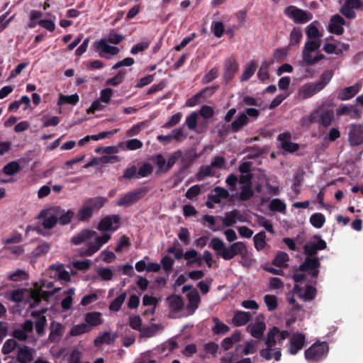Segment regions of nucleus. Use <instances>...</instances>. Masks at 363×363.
Here are the masks:
<instances>
[{
	"mask_svg": "<svg viewBox=\"0 0 363 363\" xmlns=\"http://www.w3.org/2000/svg\"><path fill=\"white\" fill-rule=\"evenodd\" d=\"M289 335L288 331H281L277 327L270 329L265 340L266 347L260 351L261 357L267 360L274 359L275 361H279L281 357V347Z\"/></svg>",
	"mask_w": 363,
	"mask_h": 363,
	"instance_id": "f257e3e1",
	"label": "nucleus"
},
{
	"mask_svg": "<svg viewBox=\"0 0 363 363\" xmlns=\"http://www.w3.org/2000/svg\"><path fill=\"white\" fill-rule=\"evenodd\" d=\"M335 114L333 109L321 106L313 110L310 114L305 116L301 120L303 126L308 127L313 123H317L323 127H328L334 121Z\"/></svg>",
	"mask_w": 363,
	"mask_h": 363,
	"instance_id": "f03ea898",
	"label": "nucleus"
},
{
	"mask_svg": "<svg viewBox=\"0 0 363 363\" xmlns=\"http://www.w3.org/2000/svg\"><path fill=\"white\" fill-rule=\"evenodd\" d=\"M333 74L332 70H325L321 74L318 82L302 85L298 89V98L301 100H305L312 97L326 86L333 78Z\"/></svg>",
	"mask_w": 363,
	"mask_h": 363,
	"instance_id": "7ed1b4c3",
	"label": "nucleus"
},
{
	"mask_svg": "<svg viewBox=\"0 0 363 363\" xmlns=\"http://www.w3.org/2000/svg\"><path fill=\"white\" fill-rule=\"evenodd\" d=\"M329 347L325 342H316L305 351V357L310 362H317L326 356Z\"/></svg>",
	"mask_w": 363,
	"mask_h": 363,
	"instance_id": "20e7f679",
	"label": "nucleus"
},
{
	"mask_svg": "<svg viewBox=\"0 0 363 363\" xmlns=\"http://www.w3.org/2000/svg\"><path fill=\"white\" fill-rule=\"evenodd\" d=\"M284 14L296 23L303 24L313 18L311 13L306 12L295 6H287L284 9Z\"/></svg>",
	"mask_w": 363,
	"mask_h": 363,
	"instance_id": "39448f33",
	"label": "nucleus"
},
{
	"mask_svg": "<svg viewBox=\"0 0 363 363\" xmlns=\"http://www.w3.org/2000/svg\"><path fill=\"white\" fill-rule=\"evenodd\" d=\"M146 193V189L143 188H137L130 191L127 192L121 196L119 200L116 203L118 206L128 207L138 201H139Z\"/></svg>",
	"mask_w": 363,
	"mask_h": 363,
	"instance_id": "423d86ee",
	"label": "nucleus"
},
{
	"mask_svg": "<svg viewBox=\"0 0 363 363\" xmlns=\"http://www.w3.org/2000/svg\"><path fill=\"white\" fill-rule=\"evenodd\" d=\"M247 252L246 244L244 242H236L225 247L219 255L225 260H230L238 255H245Z\"/></svg>",
	"mask_w": 363,
	"mask_h": 363,
	"instance_id": "0eeeda50",
	"label": "nucleus"
},
{
	"mask_svg": "<svg viewBox=\"0 0 363 363\" xmlns=\"http://www.w3.org/2000/svg\"><path fill=\"white\" fill-rule=\"evenodd\" d=\"M108 43L101 38L95 41L92 46L100 57L110 59L111 56L116 55L119 52V49L116 46L110 45Z\"/></svg>",
	"mask_w": 363,
	"mask_h": 363,
	"instance_id": "6e6552de",
	"label": "nucleus"
},
{
	"mask_svg": "<svg viewBox=\"0 0 363 363\" xmlns=\"http://www.w3.org/2000/svg\"><path fill=\"white\" fill-rule=\"evenodd\" d=\"M348 141L352 146H357L363 143V123L350 125Z\"/></svg>",
	"mask_w": 363,
	"mask_h": 363,
	"instance_id": "1a4fd4ad",
	"label": "nucleus"
},
{
	"mask_svg": "<svg viewBox=\"0 0 363 363\" xmlns=\"http://www.w3.org/2000/svg\"><path fill=\"white\" fill-rule=\"evenodd\" d=\"M39 218L43 220L42 224L45 228H53L58 221L55 206L42 211Z\"/></svg>",
	"mask_w": 363,
	"mask_h": 363,
	"instance_id": "9d476101",
	"label": "nucleus"
},
{
	"mask_svg": "<svg viewBox=\"0 0 363 363\" xmlns=\"http://www.w3.org/2000/svg\"><path fill=\"white\" fill-rule=\"evenodd\" d=\"M320 261L317 257L307 258L305 262L299 266L298 270L307 272L313 279H316L319 273Z\"/></svg>",
	"mask_w": 363,
	"mask_h": 363,
	"instance_id": "9b49d317",
	"label": "nucleus"
},
{
	"mask_svg": "<svg viewBox=\"0 0 363 363\" xmlns=\"http://www.w3.org/2000/svg\"><path fill=\"white\" fill-rule=\"evenodd\" d=\"M166 303L169 310V316L175 318L176 314L180 312L184 306L182 298L178 295H172L166 298Z\"/></svg>",
	"mask_w": 363,
	"mask_h": 363,
	"instance_id": "f8f14e48",
	"label": "nucleus"
},
{
	"mask_svg": "<svg viewBox=\"0 0 363 363\" xmlns=\"http://www.w3.org/2000/svg\"><path fill=\"white\" fill-rule=\"evenodd\" d=\"M280 147L288 152L293 153L298 150L299 145L291 141V134L289 133H283L278 135Z\"/></svg>",
	"mask_w": 363,
	"mask_h": 363,
	"instance_id": "ddd939ff",
	"label": "nucleus"
},
{
	"mask_svg": "<svg viewBox=\"0 0 363 363\" xmlns=\"http://www.w3.org/2000/svg\"><path fill=\"white\" fill-rule=\"evenodd\" d=\"M247 331L257 340L261 339L266 330V324L262 318H257L255 322L251 323L246 328Z\"/></svg>",
	"mask_w": 363,
	"mask_h": 363,
	"instance_id": "4468645a",
	"label": "nucleus"
},
{
	"mask_svg": "<svg viewBox=\"0 0 363 363\" xmlns=\"http://www.w3.org/2000/svg\"><path fill=\"white\" fill-rule=\"evenodd\" d=\"M220 218L225 227L233 226L237 222H244L245 220L243 216L238 209L227 212L224 216L220 217Z\"/></svg>",
	"mask_w": 363,
	"mask_h": 363,
	"instance_id": "2eb2a0df",
	"label": "nucleus"
},
{
	"mask_svg": "<svg viewBox=\"0 0 363 363\" xmlns=\"http://www.w3.org/2000/svg\"><path fill=\"white\" fill-rule=\"evenodd\" d=\"M305 335L300 333H296L292 335L289 339L290 347L289 352L291 354H296L300 351L305 343Z\"/></svg>",
	"mask_w": 363,
	"mask_h": 363,
	"instance_id": "dca6fc26",
	"label": "nucleus"
},
{
	"mask_svg": "<svg viewBox=\"0 0 363 363\" xmlns=\"http://www.w3.org/2000/svg\"><path fill=\"white\" fill-rule=\"evenodd\" d=\"M118 222V216H108L101 220L98 229L101 231L116 230L119 227Z\"/></svg>",
	"mask_w": 363,
	"mask_h": 363,
	"instance_id": "f3484780",
	"label": "nucleus"
},
{
	"mask_svg": "<svg viewBox=\"0 0 363 363\" xmlns=\"http://www.w3.org/2000/svg\"><path fill=\"white\" fill-rule=\"evenodd\" d=\"M294 290L296 294L304 301H311L316 295L315 288L311 286L303 288L301 285L295 284Z\"/></svg>",
	"mask_w": 363,
	"mask_h": 363,
	"instance_id": "a211bd4d",
	"label": "nucleus"
},
{
	"mask_svg": "<svg viewBox=\"0 0 363 363\" xmlns=\"http://www.w3.org/2000/svg\"><path fill=\"white\" fill-rule=\"evenodd\" d=\"M337 116H347L352 119H358L361 117L360 111L354 106L340 105L336 109Z\"/></svg>",
	"mask_w": 363,
	"mask_h": 363,
	"instance_id": "6ab92c4d",
	"label": "nucleus"
},
{
	"mask_svg": "<svg viewBox=\"0 0 363 363\" xmlns=\"http://www.w3.org/2000/svg\"><path fill=\"white\" fill-rule=\"evenodd\" d=\"M345 21L340 15L333 16L329 23V31L337 35H340L344 32L343 26Z\"/></svg>",
	"mask_w": 363,
	"mask_h": 363,
	"instance_id": "aec40b11",
	"label": "nucleus"
},
{
	"mask_svg": "<svg viewBox=\"0 0 363 363\" xmlns=\"http://www.w3.org/2000/svg\"><path fill=\"white\" fill-rule=\"evenodd\" d=\"M35 350L28 346L23 345L18 349L17 360L20 363H28L33 359Z\"/></svg>",
	"mask_w": 363,
	"mask_h": 363,
	"instance_id": "412c9836",
	"label": "nucleus"
},
{
	"mask_svg": "<svg viewBox=\"0 0 363 363\" xmlns=\"http://www.w3.org/2000/svg\"><path fill=\"white\" fill-rule=\"evenodd\" d=\"M360 88L361 86L358 84L345 87L340 91L337 97L342 101L349 100L354 97L360 91Z\"/></svg>",
	"mask_w": 363,
	"mask_h": 363,
	"instance_id": "4be33fe9",
	"label": "nucleus"
},
{
	"mask_svg": "<svg viewBox=\"0 0 363 363\" xmlns=\"http://www.w3.org/2000/svg\"><path fill=\"white\" fill-rule=\"evenodd\" d=\"M107 202V199L101 196L89 198L84 201V203L89 207L90 211L94 212L99 211Z\"/></svg>",
	"mask_w": 363,
	"mask_h": 363,
	"instance_id": "5701e85b",
	"label": "nucleus"
},
{
	"mask_svg": "<svg viewBox=\"0 0 363 363\" xmlns=\"http://www.w3.org/2000/svg\"><path fill=\"white\" fill-rule=\"evenodd\" d=\"M237 71L238 65L235 60L231 59L226 60L223 72V78L225 82H229L234 77Z\"/></svg>",
	"mask_w": 363,
	"mask_h": 363,
	"instance_id": "b1692460",
	"label": "nucleus"
},
{
	"mask_svg": "<svg viewBox=\"0 0 363 363\" xmlns=\"http://www.w3.org/2000/svg\"><path fill=\"white\" fill-rule=\"evenodd\" d=\"M95 231L84 229L78 234L73 236L71 239V242L74 245H79L84 242H88L89 240L96 235Z\"/></svg>",
	"mask_w": 363,
	"mask_h": 363,
	"instance_id": "393cba45",
	"label": "nucleus"
},
{
	"mask_svg": "<svg viewBox=\"0 0 363 363\" xmlns=\"http://www.w3.org/2000/svg\"><path fill=\"white\" fill-rule=\"evenodd\" d=\"M326 247V242L319 239L317 242H309L304 245V253L307 255H314L318 250H324Z\"/></svg>",
	"mask_w": 363,
	"mask_h": 363,
	"instance_id": "a878e982",
	"label": "nucleus"
},
{
	"mask_svg": "<svg viewBox=\"0 0 363 363\" xmlns=\"http://www.w3.org/2000/svg\"><path fill=\"white\" fill-rule=\"evenodd\" d=\"M252 318V313L242 311H237L233 318V323L235 326H242Z\"/></svg>",
	"mask_w": 363,
	"mask_h": 363,
	"instance_id": "bb28decb",
	"label": "nucleus"
},
{
	"mask_svg": "<svg viewBox=\"0 0 363 363\" xmlns=\"http://www.w3.org/2000/svg\"><path fill=\"white\" fill-rule=\"evenodd\" d=\"M318 21H313L305 28L306 36L310 40H320L323 36L322 32L318 29Z\"/></svg>",
	"mask_w": 363,
	"mask_h": 363,
	"instance_id": "cd10ccee",
	"label": "nucleus"
},
{
	"mask_svg": "<svg viewBox=\"0 0 363 363\" xmlns=\"http://www.w3.org/2000/svg\"><path fill=\"white\" fill-rule=\"evenodd\" d=\"M57 214V220L62 225H66L71 222L74 213L72 210L65 211L59 206H55Z\"/></svg>",
	"mask_w": 363,
	"mask_h": 363,
	"instance_id": "c85d7f7f",
	"label": "nucleus"
},
{
	"mask_svg": "<svg viewBox=\"0 0 363 363\" xmlns=\"http://www.w3.org/2000/svg\"><path fill=\"white\" fill-rule=\"evenodd\" d=\"M65 328L60 323L53 321L50 324V333L49 339L51 341H55L60 339L64 333Z\"/></svg>",
	"mask_w": 363,
	"mask_h": 363,
	"instance_id": "c756f323",
	"label": "nucleus"
},
{
	"mask_svg": "<svg viewBox=\"0 0 363 363\" xmlns=\"http://www.w3.org/2000/svg\"><path fill=\"white\" fill-rule=\"evenodd\" d=\"M85 323L89 326V330L93 327L98 326L102 323L101 313L99 312L88 313L85 315Z\"/></svg>",
	"mask_w": 363,
	"mask_h": 363,
	"instance_id": "7c9ffc66",
	"label": "nucleus"
},
{
	"mask_svg": "<svg viewBox=\"0 0 363 363\" xmlns=\"http://www.w3.org/2000/svg\"><path fill=\"white\" fill-rule=\"evenodd\" d=\"M116 337V334L111 333L110 332H104L94 340V345L97 347L104 344L110 345L114 342Z\"/></svg>",
	"mask_w": 363,
	"mask_h": 363,
	"instance_id": "2f4dec72",
	"label": "nucleus"
},
{
	"mask_svg": "<svg viewBox=\"0 0 363 363\" xmlns=\"http://www.w3.org/2000/svg\"><path fill=\"white\" fill-rule=\"evenodd\" d=\"M249 118L246 113H239L238 118L231 123V128L233 132H238L242 127L247 125Z\"/></svg>",
	"mask_w": 363,
	"mask_h": 363,
	"instance_id": "473e14b6",
	"label": "nucleus"
},
{
	"mask_svg": "<svg viewBox=\"0 0 363 363\" xmlns=\"http://www.w3.org/2000/svg\"><path fill=\"white\" fill-rule=\"evenodd\" d=\"M188 309L194 313L198 308L201 300L198 291L195 289L189 291L188 294Z\"/></svg>",
	"mask_w": 363,
	"mask_h": 363,
	"instance_id": "72a5a7b5",
	"label": "nucleus"
},
{
	"mask_svg": "<svg viewBox=\"0 0 363 363\" xmlns=\"http://www.w3.org/2000/svg\"><path fill=\"white\" fill-rule=\"evenodd\" d=\"M241 333L239 331L235 332L230 337L225 338L222 342L221 346L227 350L232 347V346L240 340Z\"/></svg>",
	"mask_w": 363,
	"mask_h": 363,
	"instance_id": "f704fd0d",
	"label": "nucleus"
},
{
	"mask_svg": "<svg viewBox=\"0 0 363 363\" xmlns=\"http://www.w3.org/2000/svg\"><path fill=\"white\" fill-rule=\"evenodd\" d=\"M89 326L85 323L74 325L69 330L70 336H79L89 332Z\"/></svg>",
	"mask_w": 363,
	"mask_h": 363,
	"instance_id": "c9c22d12",
	"label": "nucleus"
},
{
	"mask_svg": "<svg viewBox=\"0 0 363 363\" xmlns=\"http://www.w3.org/2000/svg\"><path fill=\"white\" fill-rule=\"evenodd\" d=\"M321 46V40H310L308 39L304 45L303 47V55H306V57H308V55H306L307 52H314L316 50H318Z\"/></svg>",
	"mask_w": 363,
	"mask_h": 363,
	"instance_id": "e433bc0d",
	"label": "nucleus"
},
{
	"mask_svg": "<svg viewBox=\"0 0 363 363\" xmlns=\"http://www.w3.org/2000/svg\"><path fill=\"white\" fill-rule=\"evenodd\" d=\"M102 38L109 43L118 45L124 40L125 37L122 34L116 32L114 30H111L107 35Z\"/></svg>",
	"mask_w": 363,
	"mask_h": 363,
	"instance_id": "4c0bfd02",
	"label": "nucleus"
},
{
	"mask_svg": "<svg viewBox=\"0 0 363 363\" xmlns=\"http://www.w3.org/2000/svg\"><path fill=\"white\" fill-rule=\"evenodd\" d=\"M289 260V257L287 253L284 252H279L272 261V264L278 267H285L287 266V262Z\"/></svg>",
	"mask_w": 363,
	"mask_h": 363,
	"instance_id": "58836bf2",
	"label": "nucleus"
},
{
	"mask_svg": "<svg viewBox=\"0 0 363 363\" xmlns=\"http://www.w3.org/2000/svg\"><path fill=\"white\" fill-rule=\"evenodd\" d=\"M93 213L90 211L89 207L83 203L82 207L78 211L77 218L79 221H88L92 217Z\"/></svg>",
	"mask_w": 363,
	"mask_h": 363,
	"instance_id": "ea45409f",
	"label": "nucleus"
},
{
	"mask_svg": "<svg viewBox=\"0 0 363 363\" xmlns=\"http://www.w3.org/2000/svg\"><path fill=\"white\" fill-rule=\"evenodd\" d=\"M79 100V97L77 94H72L69 96H65L61 94H60L58 105H63L65 104L75 105L78 103Z\"/></svg>",
	"mask_w": 363,
	"mask_h": 363,
	"instance_id": "a19ab883",
	"label": "nucleus"
},
{
	"mask_svg": "<svg viewBox=\"0 0 363 363\" xmlns=\"http://www.w3.org/2000/svg\"><path fill=\"white\" fill-rule=\"evenodd\" d=\"M266 235L264 232H260L256 234L254 238L255 247L257 250H263L266 245Z\"/></svg>",
	"mask_w": 363,
	"mask_h": 363,
	"instance_id": "79ce46f5",
	"label": "nucleus"
},
{
	"mask_svg": "<svg viewBox=\"0 0 363 363\" xmlns=\"http://www.w3.org/2000/svg\"><path fill=\"white\" fill-rule=\"evenodd\" d=\"M20 169V165L17 162H11L3 168L2 172L5 175L11 176L18 173Z\"/></svg>",
	"mask_w": 363,
	"mask_h": 363,
	"instance_id": "37998d69",
	"label": "nucleus"
},
{
	"mask_svg": "<svg viewBox=\"0 0 363 363\" xmlns=\"http://www.w3.org/2000/svg\"><path fill=\"white\" fill-rule=\"evenodd\" d=\"M27 273L21 269H16L15 272H9L7 274V277L11 281H19L27 279Z\"/></svg>",
	"mask_w": 363,
	"mask_h": 363,
	"instance_id": "c03bdc74",
	"label": "nucleus"
},
{
	"mask_svg": "<svg viewBox=\"0 0 363 363\" xmlns=\"http://www.w3.org/2000/svg\"><path fill=\"white\" fill-rule=\"evenodd\" d=\"M125 298L126 294L122 293L120 296H118L111 302V303L109 306V309L115 312L118 311L121 309V306L123 304Z\"/></svg>",
	"mask_w": 363,
	"mask_h": 363,
	"instance_id": "a18cd8bd",
	"label": "nucleus"
},
{
	"mask_svg": "<svg viewBox=\"0 0 363 363\" xmlns=\"http://www.w3.org/2000/svg\"><path fill=\"white\" fill-rule=\"evenodd\" d=\"M184 257L188 260L189 263H199V265L201 264V257L199 255L195 250L186 251Z\"/></svg>",
	"mask_w": 363,
	"mask_h": 363,
	"instance_id": "49530a36",
	"label": "nucleus"
},
{
	"mask_svg": "<svg viewBox=\"0 0 363 363\" xmlns=\"http://www.w3.org/2000/svg\"><path fill=\"white\" fill-rule=\"evenodd\" d=\"M325 221V216L320 213H314L310 218L311 225L316 228H322Z\"/></svg>",
	"mask_w": 363,
	"mask_h": 363,
	"instance_id": "de8ad7c7",
	"label": "nucleus"
},
{
	"mask_svg": "<svg viewBox=\"0 0 363 363\" xmlns=\"http://www.w3.org/2000/svg\"><path fill=\"white\" fill-rule=\"evenodd\" d=\"M256 68H257V66L254 62H251L250 63H249L247 65L242 77H240V81L241 82L246 81V80L249 79L250 78H251L253 76V74H255V72L256 71Z\"/></svg>",
	"mask_w": 363,
	"mask_h": 363,
	"instance_id": "09e8293b",
	"label": "nucleus"
},
{
	"mask_svg": "<svg viewBox=\"0 0 363 363\" xmlns=\"http://www.w3.org/2000/svg\"><path fill=\"white\" fill-rule=\"evenodd\" d=\"M254 195V191L251 185H245L241 189L239 194V199L241 201H247Z\"/></svg>",
	"mask_w": 363,
	"mask_h": 363,
	"instance_id": "8fccbe9b",
	"label": "nucleus"
},
{
	"mask_svg": "<svg viewBox=\"0 0 363 363\" xmlns=\"http://www.w3.org/2000/svg\"><path fill=\"white\" fill-rule=\"evenodd\" d=\"M101 247V246L100 245V244H99L97 242V241H95V242H90L89 244V247L88 249L85 250H83V251H80L79 252V255L82 256V257H84V256H91L92 255H94L95 252H96L98 250H99V249Z\"/></svg>",
	"mask_w": 363,
	"mask_h": 363,
	"instance_id": "3c124183",
	"label": "nucleus"
},
{
	"mask_svg": "<svg viewBox=\"0 0 363 363\" xmlns=\"http://www.w3.org/2000/svg\"><path fill=\"white\" fill-rule=\"evenodd\" d=\"M269 208L272 211L284 213L286 211V205L279 199H274L269 203Z\"/></svg>",
	"mask_w": 363,
	"mask_h": 363,
	"instance_id": "603ef678",
	"label": "nucleus"
},
{
	"mask_svg": "<svg viewBox=\"0 0 363 363\" xmlns=\"http://www.w3.org/2000/svg\"><path fill=\"white\" fill-rule=\"evenodd\" d=\"M264 301L269 311H274L277 307V298L273 295H265Z\"/></svg>",
	"mask_w": 363,
	"mask_h": 363,
	"instance_id": "864d4df0",
	"label": "nucleus"
},
{
	"mask_svg": "<svg viewBox=\"0 0 363 363\" xmlns=\"http://www.w3.org/2000/svg\"><path fill=\"white\" fill-rule=\"evenodd\" d=\"M199 119V113L193 112L186 119V124L190 130H194L196 128Z\"/></svg>",
	"mask_w": 363,
	"mask_h": 363,
	"instance_id": "5fc2aeb1",
	"label": "nucleus"
},
{
	"mask_svg": "<svg viewBox=\"0 0 363 363\" xmlns=\"http://www.w3.org/2000/svg\"><path fill=\"white\" fill-rule=\"evenodd\" d=\"M98 275L104 281H111L113 279V271L106 267H101L97 269Z\"/></svg>",
	"mask_w": 363,
	"mask_h": 363,
	"instance_id": "6e6d98bb",
	"label": "nucleus"
},
{
	"mask_svg": "<svg viewBox=\"0 0 363 363\" xmlns=\"http://www.w3.org/2000/svg\"><path fill=\"white\" fill-rule=\"evenodd\" d=\"M259 340H252L246 342L243 350V353L245 355L254 354L257 351V347Z\"/></svg>",
	"mask_w": 363,
	"mask_h": 363,
	"instance_id": "4d7b16f0",
	"label": "nucleus"
},
{
	"mask_svg": "<svg viewBox=\"0 0 363 363\" xmlns=\"http://www.w3.org/2000/svg\"><path fill=\"white\" fill-rule=\"evenodd\" d=\"M302 38V33L298 28H294L290 35V45H298Z\"/></svg>",
	"mask_w": 363,
	"mask_h": 363,
	"instance_id": "13d9d810",
	"label": "nucleus"
},
{
	"mask_svg": "<svg viewBox=\"0 0 363 363\" xmlns=\"http://www.w3.org/2000/svg\"><path fill=\"white\" fill-rule=\"evenodd\" d=\"M209 245L212 249L217 251L218 255H219L220 252H223V249L225 248L224 242L218 238H213Z\"/></svg>",
	"mask_w": 363,
	"mask_h": 363,
	"instance_id": "bf43d9fd",
	"label": "nucleus"
},
{
	"mask_svg": "<svg viewBox=\"0 0 363 363\" xmlns=\"http://www.w3.org/2000/svg\"><path fill=\"white\" fill-rule=\"evenodd\" d=\"M211 29L217 38H220L225 30L224 24L221 21H216L212 23Z\"/></svg>",
	"mask_w": 363,
	"mask_h": 363,
	"instance_id": "052dcab7",
	"label": "nucleus"
},
{
	"mask_svg": "<svg viewBox=\"0 0 363 363\" xmlns=\"http://www.w3.org/2000/svg\"><path fill=\"white\" fill-rule=\"evenodd\" d=\"M17 343L13 339L7 340L3 347H2V352L5 354L11 353L14 349L16 347Z\"/></svg>",
	"mask_w": 363,
	"mask_h": 363,
	"instance_id": "680f3d73",
	"label": "nucleus"
},
{
	"mask_svg": "<svg viewBox=\"0 0 363 363\" xmlns=\"http://www.w3.org/2000/svg\"><path fill=\"white\" fill-rule=\"evenodd\" d=\"M182 152L177 150L172 152L167 162L166 169H169L176 163V162L182 157Z\"/></svg>",
	"mask_w": 363,
	"mask_h": 363,
	"instance_id": "e2e57ef3",
	"label": "nucleus"
},
{
	"mask_svg": "<svg viewBox=\"0 0 363 363\" xmlns=\"http://www.w3.org/2000/svg\"><path fill=\"white\" fill-rule=\"evenodd\" d=\"M143 143L138 139H130L125 143L126 149L128 150H136L143 147Z\"/></svg>",
	"mask_w": 363,
	"mask_h": 363,
	"instance_id": "0e129e2a",
	"label": "nucleus"
},
{
	"mask_svg": "<svg viewBox=\"0 0 363 363\" xmlns=\"http://www.w3.org/2000/svg\"><path fill=\"white\" fill-rule=\"evenodd\" d=\"M153 160L160 171L167 172L169 170L166 169L167 161L162 155L158 154L155 155L153 158Z\"/></svg>",
	"mask_w": 363,
	"mask_h": 363,
	"instance_id": "69168bd1",
	"label": "nucleus"
},
{
	"mask_svg": "<svg viewBox=\"0 0 363 363\" xmlns=\"http://www.w3.org/2000/svg\"><path fill=\"white\" fill-rule=\"evenodd\" d=\"M143 304L144 306H151V313L153 314L155 311L156 306L157 304V300L152 296L145 295L143 298Z\"/></svg>",
	"mask_w": 363,
	"mask_h": 363,
	"instance_id": "338daca9",
	"label": "nucleus"
},
{
	"mask_svg": "<svg viewBox=\"0 0 363 363\" xmlns=\"http://www.w3.org/2000/svg\"><path fill=\"white\" fill-rule=\"evenodd\" d=\"M218 77V69L213 68L206 73L202 78L203 84H208Z\"/></svg>",
	"mask_w": 363,
	"mask_h": 363,
	"instance_id": "774afa93",
	"label": "nucleus"
}]
</instances>
